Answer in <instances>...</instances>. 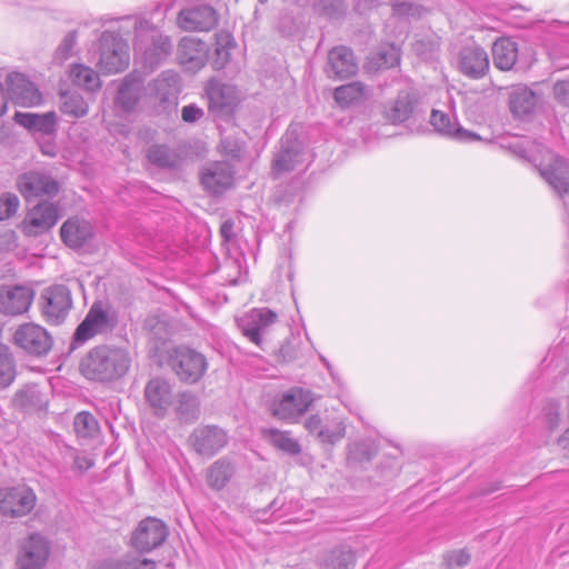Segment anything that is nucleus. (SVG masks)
I'll list each match as a JSON object with an SVG mask.
<instances>
[{"label":"nucleus","mask_w":569,"mask_h":569,"mask_svg":"<svg viewBox=\"0 0 569 569\" xmlns=\"http://www.w3.org/2000/svg\"><path fill=\"white\" fill-rule=\"evenodd\" d=\"M142 521H140L131 537V545L134 548L136 556L130 558L127 557L124 560H102L96 569H142Z\"/></svg>","instance_id":"2f4dec72"},{"label":"nucleus","mask_w":569,"mask_h":569,"mask_svg":"<svg viewBox=\"0 0 569 569\" xmlns=\"http://www.w3.org/2000/svg\"><path fill=\"white\" fill-rule=\"evenodd\" d=\"M96 237L94 224L81 217H69L60 227V238L70 249L79 250L89 247Z\"/></svg>","instance_id":"f3484780"},{"label":"nucleus","mask_w":569,"mask_h":569,"mask_svg":"<svg viewBox=\"0 0 569 569\" xmlns=\"http://www.w3.org/2000/svg\"><path fill=\"white\" fill-rule=\"evenodd\" d=\"M311 391L301 387H292L279 392L271 401L272 416L288 422H297L313 402Z\"/></svg>","instance_id":"6e6552de"},{"label":"nucleus","mask_w":569,"mask_h":569,"mask_svg":"<svg viewBox=\"0 0 569 569\" xmlns=\"http://www.w3.org/2000/svg\"><path fill=\"white\" fill-rule=\"evenodd\" d=\"M345 433L346 426L343 421L336 420L330 425L323 426L319 440L323 443L335 445L345 437Z\"/></svg>","instance_id":"3c124183"},{"label":"nucleus","mask_w":569,"mask_h":569,"mask_svg":"<svg viewBox=\"0 0 569 569\" xmlns=\"http://www.w3.org/2000/svg\"><path fill=\"white\" fill-rule=\"evenodd\" d=\"M234 172L227 161L210 162L201 170V186L211 194H221L233 184Z\"/></svg>","instance_id":"412c9836"},{"label":"nucleus","mask_w":569,"mask_h":569,"mask_svg":"<svg viewBox=\"0 0 569 569\" xmlns=\"http://www.w3.org/2000/svg\"><path fill=\"white\" fill-rule=\"evenodd\" d=\"M142 98V72L134 69L120 82L114 98V108L121 116L132 114Z\"/></svg>","instance_id":"dca6fc26"},{"label":"nucleus","mask_w":569,"mask_h":569,"mask_svg":"<svg viewBox=\"0 0 569 569\" xmlns=\"http://www.w3.org/2000/svg\"><path fill=\"white\" fill-rule=\"evenodd\" d=\"M269 441L273 447L290 456H297L301 452L300 443L292 437L290 431L271 429L269 430Z\"/></svg>","instance_id":"49530a36"},{"label":"nucleus","mask_w":569,"mask_h":569,"mask_svg":"<svg viewBox=\"0 0 569 569\" xmlns=\"http://www.w3.org/2000/svg\"><path fill=\"white\" fill-rule=\"evenodd\" d=\"M16 244V233L12 230H7L0 233V246H3L7 250H10Z\"/></svg>","instance_id":"338daca9"},{"label":"nucleus","mask_w":569,"mask_h":569,"mask_svg":"<svg viewBox=\"0 0 569 569\" xmlns=\"http://www.w3.org/2000/svg\"><path fill=\"white\" fill-rule=\"evenodd\" d=\"M233 232V222L230 220L224 221L220 227L221 237L228 241L231 239Z\"/></svg>","instance_id":"774afa93"},{"label":"nucleus","mask_w":569,"mask_h":569,"mask_svg":"<svg viewBox=\"0 0 569 569\" xmlns=\"http://www.w3.org/2000/svg\"><path fill=\"white\" fill-rule=\"evenodd\" d=\"M376 453L373 442L362 440L349 447L348 459L356 462L370 461Z\"/></svg>","instance_id":"8fccbe9b"},{"label":"nucleus","mask_w":569,"mask_h":569,"mask_svg":"<svg viewBox=\"0 0 569 569\" xmlns=\"http://www.w3.org/2000/svg\"><path fill=\"white\" fill-rule=\"evenodd\" d=\"M312 161L309 149L299 141L293 132L288 131L281 138L280 150L272 160V174L274 178L290 171H305Z\"/></svg>","instance_id":"0eeeda50"},{"label":"nucleus","mask_w":569,"mask_h":569,"mask_svg":"<svg viewBox=\"0 0 569 569\" xmlns=\"http://www.w3.org/2000/svg\"><path fill=\"white\" fill-rule=\"evenodd\" d=\"M56 136H48L44 138H37L40 151L42 154L48 157H56L58 152L57 143L54 141Z\"/></svg>","instance_id":"052dcab7"},{"label":"nucleus","mask_w":569,"mask_h":569,"mask_svg":"<svg viewBox=\"0 0 569 569\" xmlns=\"http://www.w3.org/2000/svg\"><path fill=\"white\" fill-rule=\"evenodd\" d=\"M180 93V77L173 71L162 72L152 83L144 88V99L161 109L176 106Z\"/></svg>","instance_id":"f8f14e48"},{"label":"nucleus","mask_w":569,"mask_h":569,"mask_svg":"<svg viewBox=\"0 0 569 569\" xmlns=\"http://www.w3.org/2000/svg\"><path fill=\"white\" fill-rule=\"evenodd\" d=\"M16 360L10 348L0 343V388L9 387L16 378Z\"/></svg>","instance_id":"c03bdc74"},{"label":"nucleus","mask_w":569,"mask_h":569,"mask_svg":"<svg viewBox=\"0 0 569 569\" xmlns=\"http://www.w3.org/2000/svg\"><path fill=\"white\" fill-rule=\"evenodd\" d=\"M76 42H77V31L73 30V31L68 32L64 36L60 46L58 47L57 54L61 59H68L71 56V52L73 50V47L76 46Z\"/></svg>","instance_id":"6e6d98bb"},{"label":"nucleus","mask_w":569,"mask_h":569,"mask_svg":"<svg viewBox=\"0 0 569 569\" xmlns=\"http://www.w3.org/2000/svg\"><path fill=\"white\" fill-rule=\"evenodd\" d=\"M458 64L465 76L480 79L489 70V58L479 46L463 47L459 52Z\"/></svg>","instance_id":"c85d7f7f"},{"label":"nucleus","mask_w":569,"mask_h":569,"mask_svg":"<svg viewBox=\"0 0 569 569\" xmlns=\"http://www.w3.org/2000/svg\"><path fill=\"white\" fill-rule=\"evenodd\" d=\"M356 562V555L348 546H339L330 550L322 559L325 569H348Z\"/></svg>","instance_id":"37998d69"},{"label":"nucleus","mask_w":569,"mask_h":569,"mask_svg":"<svg viewBox=\"0 0 569 569\" xmlns=\"http://www.w3.org/2000/svg\"><path fill=\"white\" fill-rule=\"evenodd\" d=\"M98 54L96 67L102 74L120 73L129 67V46L113 31L102 32L99 39Z\"/></svg>","instance_id":"39448f33"},{"label":"nucleus","mask_w":569,"mask_h":569,"mask_svg":"<svg viewBox=\"0 0 569 569\" xmlns=\"http://www.w3.org/2000/svg\"><path fill=\"white\" fill-rule=\"evenodd\" d=\"M392 10L393 16H397L399 18L415 16L417 12V8L408 2L395 3Z\"/></svg>","instance_id":"e2e57ef3"},{"label":"nucleus","mask_w":569,"mask_h":569,"mask_svg":"<svg viewBox=\"0 0 569 569\" xmlns=\"http://www.w3.org/2000/svg\"><path fill=\"white\" fill-rule=\"evenodd\" d=\"M218 23L217 11L208 4L194 6L179 12L177 24L181 30L209 31Z\"/></svg>","instance_id":"b1692460"},{"label":"nucleus","mask_w":569,"mask_h":569,"mask_svg":"<svg viewBox=\"0 0 569 569\" xmlns=\"http://www.w3.org/2000/svg\"><path fill=\"white\" fill-rule=\"evenodd\" d=\"M148 158L150 161L159 164L160 167L170 166L169 154L167 149L163 147H152L148 151Z\"/></svg>","instance_id":"4d7b16f0"},{"label":"nucleus","mask_w":569,"mask_h":569,"mask_svg":"<svg viewBox=\"0 0 569 569\" xmlns=\"http://www.w3.org/2000/svg\"><path fill=\"white\" fill-rule=\"evenodd\" d=\"M169 362L178 378L186 383L198 382L208 369L206 357L187 347L174 348L169 356Z\"/></svg>","instance_id":"9d476101"},{"label":"nucleus","mask_w":569,"mask_h":569,"mask_svg":"<svg viewBox=\"0 0 569 569\" xmlns=\"http://www.w3.org/2000/svg\"><path fill=\"white\" fill-rule=\"evenodd\" d=\"M560 422V403L555 399H547L541 408L538 423L549 435L552 433Z\"/></svg>","instance_id":"a18cd8bd"},{"label":"nucleus","mask_w":569,"mask_h":569,"mask_svg":"<svg viewBox=\"0 0 569 569\" xmlns=\"http://www.w3.org/2000/svg\"><path fill=\"white\" fill-rule=\"evenodd\" d=\"M172 6V0H154L144 11V72L161 66L172 53L171 38L157 30Z\"/></svg>","instance_id":"f03ea898"},{"label":"nucleus","mask_w":569,"mask_h":569,"mask_svg":"<svg viewBox=\"0 0 569 569\" xmlns=\"http://www.w3.org/2000/svg\"><path fill=\"white\" fill-rule=\"evenodd\" d=\"M516 151L539 170L545 181L563 198L569 194V162L553 154L541 142L525 139L515 146Z\"/></svg>","instance_id":"f257e3e1"},{"label":"nucleus","mask_w":569,"mask_h":569,"mask_svg":"<svg viewBox=\"0 0 569 569\" xmlns=\"http://www.w3.org/2000/svg\"><path fill=\"white\" fill-rule=\"evenodd\" d=\"M209 109L217 117H230L238 102L239 92L233 84L211 79L206 86Z\"/></svg>","instance_id":"ddd939ff"},{"label":"nucleus","mask_w":569,"mask_h":569,"mask_svg":"<svg viewBox=\"0 0 569 569\" xmlns=\"http://www.w3.org/2000/svg\"><path fill=\"white\" fill-rule=\"evenodd\" d=\"M118 325L119 315L108 301H93L72 335L70 350L82 347L96 337L111 336Z\"/></svg>","instance_id":"20e7f679"},{"label":"nucleus","mask_w":569,"mask_h":569,"mask_svg":"<svg viewBox=\"0 0 569 569\" xmlns=\"http://www.w3.org/2000/svg\"><path fill=\"white\" fill-rule=\"evenodd\" d=\"M13 120L27 129L34 139L57 136L58 116L54 111L46 113L20 112L14 113Z\"/></svg>","instance_id":"a878e982"},{"label":"nucleus","mask_w":569,"mask_h":569,"mask_svg":"<svg viewBox=\"0 0 569 569\" xmlns=\"http://www.w3.org/2000/svg\"><path fill=\"white\" fill-rule=\"evenodd\" d=\"M93 466V462L90 458L86 456H74L73 458V468L79 470L80 472L87 471Z\"/></svg>","instance_id":"0e129e2a"},{"label":"nucleus","mask_w":569,"mask_h":569,"mask_svg":"<svg viewBox=\"0 0 569 569\" xmlns=\"http://www.w3.org/2000/svg\"><path fill=\"white\" fill-rule=\"evenodd\" d=\"M305 428L312 435H317L320 439V432L322 431V421L318 415L310 416L305 421Z\"/></svg>","instance_id":"680f3d73"},{"label":"nucleus","mask_w":569,"mask_h":569,"mask_svg":"<svg viewBox=\"0 0 569 569\" xmlns=\"http://www.w3.org/2000/svg\"><path fill=\"white\" fill-rule=\"evenodd\" d=\"M204 112L198 106L190 103L181 110V118L184 122L193 123L203 117Z\"/></svg>","instance_id":"bf43d9fd"},{"label":"nucleus","mask_w":569,"mask_h":569,"mask_svg":"<svg viewBox=\"0 0 569 569\" xmlns=\"http://www.w3.org/2000/svg\"><path fill=\"white\" fill-rule=\"evenodd\" d=\"M144 569H173L170 560L154 561L152 559L144 558Z\"/></svg>","instance_id":"69168bd1"},{"label":"nucleus","mask_w":569,"mask_h":569,"mask_svg":"<svg viewBox=\"0 0 569 569\" xmlns=\"http://www.w3.org/2000/svg\"><path fill=\"white\" fill-rule=\"evenodd\" d=\"M38 307L46 323L60 326L64 323L73 308L72 292L66 284H51L41 291Z\"/></svg>","instance_id":"423d86ee"},{"label":"nucleus","mask_w":569,"mask_h":569,"mask_svg":"<svg viewBox=\"0 0 569 569\" xmlns=\"http://www.w3.org/2000/svg\"><path fill=\"white\" fill-rule=\"evenodd\" d=\"M368 88L359 82H350L335 89V101L342 108L358 104L368 98Z\"/></svg>","instance_id":"f704fd0d"},{"label":"nucleus","mask_w":569,"mask_h":569,"mask_svg":"<svg viewBox=\"0 0 569 569\" xmlns=\"http://www.w3.org/2000/svg\"><path fill=\"white\" fill-rule=\"evenodd\" d=\"M430 123L433 129L441 136H446L459 142H472L481 140V137L462 128L452 110L449 112L432 109L430 114Z\"/></svg>","instance_id":"5701e85b"},{"label":"nucleus","mask_w":569,"mask_h":569,"mask_svg":"<svg viewBox=\"0 0 569 569\" xmlns=\"http://www.w3.org/2000/svg\"><path fill=\"white\" fill-rule=\"evenodd\" d=\"M130 367L128 353L107 345L92 348L81 360L80 371L89 380L111 382L127 373Z\"/></svg>","instance_id":"7ed1b4c3"},{"label":"nucleus","mask_w":569,"mask_h":569,"mask_svg":"<svg viewBox=\"0 0 569 569\" xmlns=\"http://www.w3.org/2000/svg\"><path fill=\"white\" fill-rule=\"evenodd\" d=\"M557 101L569 108V80L557 81L553 87Z\"/></svg>","instance_id":"13d9d810"},{"label":"nucleus","mask_w":569,"mask_h":569,"mask_svg":"<svg viewBox=\"0 0 569 569\" xmlns=\"http://www.w3.org/2000/svg\"><path fill=\"white\" fill-rule=\"evenodd\" d=\"M60 111L73 119H79L88 114L89 106L79 92L67 91L60 96Z\"/></svg>","instance_id":"ea45409f"},{"label":"nucleus","mask_w":569,"mask_h":569,"mask_svg":"<svg viewBox=\"0 0 569 569\" xmlns=\"http://www.w3.org/2000/svg\"><path fill=\"white\" fill-rule=\"evenodd\" d=\"M190 441L198 453L212 456L227 445L228 438L219 427L202 426L193 430Z\"/></svg>","instance_id":"cd10ccee"},{"label":"nucleus","mask_w":569,"mask_h":569,"mask_svg":"<svg viewBox=\"0 0 569 569\" xmlns=\"http://www.w3.org/2000/svg\"><path fill=\"white\" fill-rule=\"evenodd\" d=\"M538 103V97L527 88H520L511 94L510 110L518 117H523L533 111Z\"/></svg>","instance_id":"79ce46f5"},{"label":"nucleus","mask_w":569,"mask_h":569,"mask_svg":"<svg viewBox=\"0 0 569 569\" xmlns=\"http://www.w3.org/2000/svg\"><path fill=\"white\" fill-rule=\"evenodd\" d=\"M446 563L448 569H460L468 565L470 555L466 550H455L446 556Z\"/></svg>","instance_id":"5fc2aeb1"},{"label":"nucleus","mask_w":569,"mask_h":569,"mask_svg":"<svg viewBox=\"0 0 569 569\" xmlns=\"http://www.w3.org/2000/svg\"><path fill=\"white\" fill-rule=\"evenodd\" d=\"M169 535L167 525L157 518H144V553L161 547Z\"/></svg>","instance_id":"4c0bfd02"},{"label":"nucleus","mask_w":569,"mask_h":569,"mask_svg":"<svg viewBox=\"0 0 569 569\" xmlns=\"http://www.w3.org/2000/svg\"><path fill=\"white\" fill-rule=\"evenodd\" d=\"M59 218L58 204L48 201L39 202L27 213L23 220V232L30 237L42 234L50 230Z\"/></svg>","instance_id":"6ab92c4d"},{"label":"nucleus","mask_w":569,"mask_h":569,"mask_svg":"<svg viewBox=\"0 0 569 569\" xmlns=\"http://www.w3.org/2000/svg\"><path fill=\"white\" fill-rule=\"evenodd\" d=\"M6 86L7 94L14 104L31 107L41 102V93L23 73H8Z\"/></svg>","instance_id":"393cba45"},{"label":"nucleus","mask_w":569,"mask_h":569,"mask_svg":"<svg viewBox=\"0 0 569 569\" xmlns=\"http://www.w3.org/2000/svg\"><path fill=\"white\" fill-rule=\"evenodd\" d=\"M419 96L412 88L399 91L397 98L385 108V117L393 124L403 123L416 117Z\"/></svg>","instance_id":"bb28decb"},{"label":"nucleus","mask_w":569,"mask_h":569,"mask_svg":"<svg viewBox=\"0 0 569 569\" xmlns=\"http://www.w3.org/2000/svg\"><path fill=\"white\" fill-rule=\"evenodd\" d=\"M70 79L74 86H78L89 92H96L100 90L102 86L97 71L81 63H77L71 67Z\"/></svg>","instance_id":"e433bc0d"},{"label":"nucleus","mask_w":569,"mask_h":569,"mask_svg":"<svg viewBox=\"0 0 569 569\" xmlns=\"http://www.w3.org/2000/svg\"><path fill=\"white\" fill-rule=\"evenodd\" d=\"M278 315L268 308H253L237 322L242 335L258 347L262 346V335L276 323Z\"/></svg>","instance_id":"4468645a"},{"label":"nucleus","mask_w":569,"mask_h":569,"mask_svg":"<svg viewBox=\"0 0 569 569\" xmlns=\"http://www.w3.org/2000/svg\"><path fill=\"white\" fill-rule=\"evenodd\" d=\"M17 187L27 201L47 197L53 198L60 190L59 182L43 171H28L19 176Z\"/></svg>","instance_id":"9b49d317"},{"label":"nucleus","mask_w":569,"mask_h":569,"mask_svg":"<svg viewBox=\"0 0 569 569\" xmlns=\"http://www.w3.org/2000/svg\"><path fill=\"white\" fill-rule=\"evenodd\" d=\"M209 56V46L194 37H183L177 49L178 63L184 71L196 73L201 70Z\"/></svg>","instance_id":"aec40b11"},{"label":"nucleus","mask_w":569,"mask_h":569,"mask_svg":"<svg viewBox=\"0 0 569 569\" xmlns=\"http://www.w3.org/2000/svg\"><path fill=\"white\" fill-rule=\"evenodd\" d=\"M73 427L76 433L81 438H93L99 432L98 420L88 411L76 415Z\"/></svg>","instance_id":"09e8293b"},{"label":"nucleus","mask_w":569,"mask_h":569,"mask_svg":"<svg viewBox=\"0 0 569 569\" xmlns=\"http://www.w3.org/2000/svg\"><path fill=\"white\" fill-rule=\"evenodd\" d=\"M13 343L29 357L40 359L51 351L53 338L44 327L26 322L16 328Z\"/></svg>","instance_id":"1a4fd4ad"},{"label":"nucleus","mask_w":569,"mask_h":569,"mask_svg":"<svg viewBox=\"0 0 569 569\" xmlns=\"http://www.w3.org/2000/svg\"><path fill=\"white\" fill-rule=\"evenodd\" d=\"M492 59L496 68L511 70L518 59V46L510 38H500L492 46Z\"/></svg>","instance_id":"473e14b6"},{"label":"nucleus","mask_w":569,"mask_h":569,"mask_svg":"<svg viewBox=\"0 0 569 569\" xmlns=\"http://www.w3.org/2000/svg\"><path fill=\"white\" fill-rule=\"evenodd\" d=\"M236 48L233 37L228 32H220L216 37V49L212 58V67L221 70L227 67L230 61L231 50Z\"/></svg>","instance_id":"a19ab883"},{"label":"nucleus","mask_w":569,"mask_h":569,"mask_svg":"<svg viewBox=\"0 0 569 569\" xmlns=\"http://www.w3.org/2000/svg\"><path fill=\"white\" fill-rule=\"evenodd\" d=\"M12 403L24 412H34L41 410L46 401L37 385H26L17 390L12 398Z\"/></svg>","instance_id":"72a5a7b5"},{"label":"nucleus","mask_w":569,"mask_h":569,"mask_svg":"<svg viewBox=\"0 0 569 569\" xmlns=\"http://www.w3.org/2000/svg\"><path fill=\"white\" fill-rule=\"evenodd\" d=\"M327 70L330 78L345 79L353 76L358 70V63L351 49L340 46L328 53Z\"/></svg>","instance_id":"7c9ffc66"},{"label":"nucleus","mask_w":569,"mask_h":569,"mask_svg":"<svg viewBox=\"0 0 569 569\" xmlns=\"http://www.w3.org/2000/svg\"><path fill=\"white\" fill-rule=\"evenodd\" d=\"M144 399L158 417H163L172 403V387L163 378L151 379L144 387Z\"/></svg>","instance_id":"c756f323"},{"label":"nucleus","mask_w":569,"mask_h":569,"mask_svg":"<svg viewBox=\"0 0 569 569\" xmlns=\"http://www.w3.org/2000/svg\"><path fill=\"white\" fill-rule=\"evenodd\" d=\"M19 207V199L14 194L0 197V221L12 217Z\"/></svg>","instance_id":"603ef678"},{"label":"nucleus","mask_w":569,"mask_h":569,"mask_svg":"<svg viewBox=\"0 0 569 569\" xmlns=\"http://www.w3.org/2000/svg\"><path fill=\"white\" fill-rule=\"evenodd\" d=\"M36 500L33 490L26 486L0 489V511L6 516L28 515L34 508Z\"/></svg>","instance_id":"a211bd4d"},{"label":"nucleus","mask_w":569,"mask_h":569,"mask_svg":"<svg viewBox=\"0 0 569 569\" xmlns=\"http://www.w3.org/2000/svg\"><path fill=\"white\" fill-rule=\"evenodd\" d=\"M174 409L181 422L191 423L199 418L200 402L194 393L183 391L178 395Z\"/></svg>","instance_id":"58836bf2"},{"label":"nucleus","mask_w":569,"mask_h":569,"mask_svg":"<svg viewBox=\"0 0 569 569\" xmlns=\"http://www.w3.org/2000/svg\"><path fill=\"white\" fill-rule=\"evenodd\" d=\"M233 472L230 462L224 460L216 461L208 470L207 481L211 488L221 489L229 481Z\"/></svg>","instance_id":"de8ad7c7"},{"label":"nucleus","mask_w":569,"mask_h":569,"mask_svg":"<svg viewBox=\"0 0 569 569\" xmlns=\"http://www.w3.org/2000/svg\"><path fill=\"white\" fill-rule=\"evenodd\" d=\"M50 555L49 541L39 533H32L19 546L18 569H43Z\"/></svg>","instance_id":"2eb2a0df"},{"label":"nucleus","mask_w":569,"mask_h":569,"mask_svg":"<svg viewBox=\"0 0 569 569\" xmlns=\"http://www.w3.org/2000/svg\"><path fill=\"white\" fill-rule=\"evenodd\" d=\"M400 62V49L393 43L381 44L368 59L371 70L392 68Z\"/></svg>","instance_id":"c9c22d12"},{"label":"nucleus","mask_w":569,"mask_h":569,"mask_svg":"<svg viewBox=\"0 0 569 569\" xmlns=\"http://www.w3.org/2000/svg\"><path fill=\"white\" fill-rule=\"evenodd\" d=\"M220 147L226 156H229L232 159H239L242 156L244 144L243 142L231 139L230 137H222Z\"/></svg>","instance_id":"864d4df0"},{"label":"nucleus","mask_w":569,"mask_h":569,"mask_svg":"<svg viewBox=\"0 0 569 569\" xmlns=\"http://www.w3.org/2000/svg\"><path fill=\"white\" fill-rule=\"evenodd\" d=\"M34 291L23 284L0 286V312L18 316L27 312L32 303Z\"/></svg>","instance_id":"4be33fe9"}]
</instances>
